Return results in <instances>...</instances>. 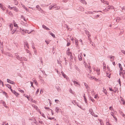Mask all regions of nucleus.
<instances>
[{
  "mask_svg": "<svg viewBox=\"0 0 125 125\" xmlns=\"http://www.w3.org/2000/svg\"><path fill=\"white\" fill-rule=\"evenodd\" d=\"M70 49L68 48L66 51V54L68 56H71L72 55L71 52H70Z\"/></svg>",
  "mask_w": 125,
  "mask_h": 125,
  "instance_id": "1",
  "label": "nucleus"
},
{
  "mask_svg": "<svg viewBox=\"0 0 125 125\" xmlns=\"http://www.w3.org/2000/svg\"><path fill=\"white\" fill-rule=\"evenodd\" d=\"M4 54L10 57H13L12 55L10 52H5Z\"/></svg>",
  "mask_w": 125,
  "mask_h": 125,
  "instance_id": "2",
  "label": "nucleus"
},
{
  "mask_svg": "<svg viewBox=\"0 0 125 125\" xmlns=\"http://www.w3.org/2000/svg\"><path fill=\"white\" fill-rule=\"evenodd\" d=\"M7 82L10 83H11L13 84H15V83L13 81H11L10 79H7Z\"/></svg>",
  "mask_w": 125,
  "mask_h": 125,
  "instance_id": "3",
  "label": "nucleus"
},
{
  "mask_svg": "<svg viewBox=\"0 0 125 125\" xmlns=\"http://www.w3.org/2000/svg\"><path fill=\"white\" fill-rule=\"evenodd\" d=\"M91 114L93 115L95 117H97L98 116L97 115H96L94 113L93 110H91Z\"/></svg>",
  "mask_w": 125,
  "mask_h": 125,
  "instance_id": "4",
  "label": "nucleus"
},
{
  "mask_svg": "<svg viewBox=\"0 0 125 125\" xmlns=\"http://www.w3.org/2000/svg\"><path fill=\"white\" fill-rule=\"evenodd\" d=\"M70 61L72 62H74V61H75V58H74V59L73 58L72 56V55L71 56H70Z\"/></svg>",
  "mask_w": 125,
  "mask_h": 125,
  "instance_id": "5",
  "label": "nucleus"
},
{
  "mask_svg": "<svg viewBox=\"0 0 125 125\" xmlns=\"http://www.w3.org/2000/svg\"><path fill=\"white\" fill-rule=\"evenodd\" d=\"M87 77L90 79H94V77H92L89 74H88L87 75Z\"/></svg>",
  "mask_w": 125,
  "mask_h": 125,
  "instance_id": "6",
  "label": "nucleus"
},
{
  "mask_svg": "<svg viewBox=\"0 0 125 125\" xmlns=\"http://www.w3.org/2000/svg\"><path fill=\"white\" fill-rule=\"evenodd\" d=\"M24 47H25V46H26L28 48H29V44L27 42H24Z\"/></svg>",
  "mask_w": 125,
  "mask_h": 125,
  "instance_id": "7",
  "label": "nucleus"
},
{
  "mask_svg": "<svg viewBox=\"0 0 125 125\" xmlns=\"http://www.w3.org/2000/svg\"><path fill=\"white\" fill-rule=\"evenodd\" d=\"M72 103L74 105H76L78 107H79V106L78 105V103H77L76 102L75 100H73Z\"/></svg>",
  "mask_w": 125,
  "mask_h": 125,
  "instance_id": "8",
  "label": "nucleus"
},
{
  "mask_svg": "<svg viewBox=\"0 0 125 125\" xmlns=\"http://www.w3.org/2000/svg\"><path fill=\"white\" fill-rule=\"evenodd\" d=\"M61 73L63 76L65 78H67V76L66 75L64 74L63 71H62L61 72Z\"/></svg>",
  "mask_w": 125,
  "mask_h": 125,
  "instance_id": "9",
  "label": "nucleus"
},
{
  "mask_svg": "<svg viewBox=\"0 0 125 125\" xmlns=\"http://www.w3.org/2000/svg\"><path fill=\"white\" fill-rule=\"evenodd\" d=\"M116 21L117 22H118L120 20H121V18L119 17H117L116 18Z\"/></svg>",
  "mask_w": 125,
  "mask_h": 125,
  "instance_id": "10",
  "label": "nucleus"
},
{
  "mask_svg": "<svg viewBox=\"0 0 125 125\" xmlns=\"http://www.w3.org/2000/svg\"><path fill=\"white\" fill-rule=\"evenodd\" d=\"M7 13L9 14L10 15L12 16V14L10 11H9L8 10L7 11Z\"/></svg>",
  "mask_w": 125,
  "mask_h": 125,
  "instance_id": "11",
  "label": "nucleus"
},
{
  "mask_svg": "<svg viewBox=\"0 0 125 125\" xmlns=\"http://www.w3.org/2000/svg\"><path fill=\"white\" fill-rule=\"evenodd\" d=\"M80 0V2L82 3L85 4H86V3L84 0Z\"/></svg>",
  "mask_w": 125,
  "mask_h": 125,
  "instance_id": "12",
  "label": "nucleus"
},
{
  "mask_svg": "<svg viewBox=\"0 0 125 125\" xmlns=\"http://www.w3.org/2000/svg\"><path fill=\"white\" fill-rule=\"evenodd\" d=\"M9 26L10 30L11 31L12 29V28L13 27V25L12 23H10Z\"/></svg>",
  "mask_w": 125,
  "mask_h": 125,
  "instance_id": "13",
  "label": "nucleus"
},
{
  "mask_svg": "<svg viewBox=\"0 0 125 125\" xmlns=\"http://www.w3.org/2000/svg\"><path fill=\"white\" fill-rule=\"evenodd\" d=\"M120 68V70L121 71H122L123 70V68L122 67V65L120 63L118 64Z\"/></svg>",
  "mask_w": 125,
  "mask_h": 125,
  "instance_id": "14",
  "label": "nucleus"
},
{
  "mask_svg": "<svg viewBox=\"0 0 125 125\" xmlns=\"http://www.w3.org/2000/svg\"><path fill=\"white\" fill-rule=\"evenodd\" d=\"M20 30L21 31H23V32H25V33H27V30L22 29L21 28H20Z\"/></svg>",
  "mask_w": 125,
  "mask_h": 125,
  "instance_id": "15",
  "label": "nucleus"
},
{
  "mask_svg": "<svg viewBox=\"0 0 125 125\" xmlns=\"http://www.w3.org/2000/svg\"><path fill=\"white\" fill-rule=\"evenodd\" d=\"M110 6H109L107 7V9H108L106 10V9L105 10H104V12H106L107 11H108V10H110Z\"/></svg>",
  "mask_w": 125,
  "mask_h": 125,
  "instance_id": "16",
  "label": "nucleus"
},
{
  "mask_svg": "<svg viewBox=\"0 0 125 125\" xmlns=\"http://www.w3.org/2000/svg\"><path fill=\"white\" fill-rule=\"evenodd\" d=\"M83 97H84V101H85V103H87V104L88 103H87V99H86V97L85 96V94H84V95H83Z\"/></svg>",
  "mask_w": 125,
  "mask_h": 125,
  "instance_id": "17",
  "label": "nucleus"
},
{
  "mask_svg": "<svg viewBox=\"0 0 125 125\" xmlns=\"http://www.w3.org/2000/svg\"><path fill=\"white\" fill-rule=\"evenodd\" d=\"M13 93L16 96H18L19 95V94L17 93L15 91H13Z\"/></svg>",
  "mask_w": 125,
  "mask_h": 125,
  "instance_id": "18",
  "label": "nucleus"
},
{
  "mask_svg": "<svg viewBox=\"0 0 125 125\" xmlns=\"http://www.w3.org/2000/svg\"><path fill=\"white\" fill-rule=\"evenodd\" d=\"M14 3L15 5H18V2L17 0H14Z\"/></svg>",
  "mask_w": 125,
  "mask_h": 125,
  "instance_id": "19",
  "label": "nucleus"
},
{
  "mask_svg": "<svg viewBox=\"0 0 125 125\" xmlns=\"http://www.w3.org/2000/svg\"><path fill=\"white\" fill-rule=\"evenodd\" d=\"M42 27L44 29H45L46 30H49L50 29L46 27L45 25H42Z\"/></svg>",
  "mask_w": 125,
  "mask_h": 125,
  "instance_id": "20",
  "label": "nucleus"
},
{
  "mask_svg": "<svg viewBox=\"0 0 125 125\" xmlns=\"http://www.w3.org/2000/svg\"><path fill=\"white\" fill-rule=\"evenodd\" d=\"M60 108L58 107H56L55 108V111L57 113L58 112V111L59 110Z\"/></svg>",
  "mask_w": 125,
  "mask_h": 125,
  "instance_id": "21",
  "label": "nucleus"
},
{
  "mask_svg": "<svg viewBox=\"0 0 125 125\" xmlns=\"http://www.w3.org/2000/svg\"><path fill=\"white\" fill-rule=\"evenodd\" d=\"M13 8H14V9H13L15 11L17 12L18 11V9L16 7H13Z\"/></svg>",
  "mask_w": 125,
  "mask_h": 125,
  "instance_id": "22",
  "label": "nucleus"
},
{
  "mask_svg": "<svg viewBox=\"0 0 125 125\" xmlns=\"http://www.w3.org/2000/svg\"><path fill=\"white\" fill-rule=\"evenodd\" d=\"M88 69L89 71V72L90 73L91 72V67L90 66H88Z\"/></svg>",
  "mask_w": 125,
  "mask_h": 125,
  "instance_id": "23",
  "label": "nucleus"
},
{
  "mask_svg": "<svg viewBox=\"0 0 125 125\" xmlns=\"http://www.w3.org/2000/svg\"><path fill=\"white\" fill-rule=\"evenodd\" d=\"M54 6H55V5H53V6H50L49 8V10H51L53 7H54Z\"/></svg>",
  "mask_w": 125,
  "mask_h": 125,
  "instance_id": "24",
  "label": "nucleus"
},
{
  "mask_svg": "<svg viewBox=\"0 0 125 125\" xmlns=\"http://www.w3.org/2000/svg\"><path fill=\"white\" fill-rule=\"evenodd\" d=\"M36 7L37 9L39 11V10L41 9V8L40 7L39 5H37L36 6Z\"/></svg>",
  "mask_w": 125,
  "mask_h": 125,
  "instance_id": "25",
  "label": "nucleus"
},
{
  "mask_svg": "<svg viewBox=\"0 0 125 125\" xmlns=\"http://www.w3.org/2000/svg\"><path fill=\"white\" fill-rule=\"evenodd\" d=\"M21 19H23V20L24 21H26V20L25 17H24V16L23 15H22L21 16Z\"/></svg>",
  "mask_w": 125,
  "mask_h": 125,
  "instance_id": "26",
  "label": "nucleus"
},
{
  "mask_svg": "<svg viewBox=\"0 0 125 125\" xmlns=\"http://www.w3.org/2000/svg\"><path fill=\"white\" fill-rule=\"evenodd\" d=\"M73 82L74 84H76L77 85H80L79 84L78 82H77L76 81H73Z\"/></svg>",
  "mask_w": 125,
  "mask_h": 125,
  "instance_id": "27",
  "label": "nucleus"
},
{
  "mask_svg": "<svg viewBox=\"0 0 125 125\" xmlns=\"http://www.w3.org/2000/svg\"><path fill=\"white\" fill-rule=\"evenodd\" d=\"M75 42L76 45H78V40L75 39Z\"/></svg>",
  "mask_w": 125,
  "mask_h": 125,
  "instance_id": "28",
  "label": "nucleus"
},
{
  "mask_svg": "<svg viewBox=\"0 0 125 125\" xmlns=\"http://www.w3.org/2000/svg\"><path fill=\"white\" fill-rule=\"evenodd\" d=\"M84 85L86 87V88L87 89V90H88V89L89 88V87L88 86V85L87 84H85V83H84Z\"/></svg>",
  "mask_w": 125,
  "mask_h": 125,
  "instance_id": "29",
  "label": "nucleus"
},
{
  "mask_svg": "<svg viewBox=\"0 0 125 125\" xmlns=\"http://www.w3.org/2000/svg\"><path fill=\"white\" fill-rule=\"evenodd\" d=\"M22 122L23 125H25V121L24 119H22Z\"/></svg>",
  "mask_w": 125,
  "mask_h": 125,
  "instance_id": "30",
  "label": "nucleus"
},
{
  "mask_svg": "<svg viewBox=\"0 0 125 125\" xmlns=\"http://www.w3.org/2000/svg\"><path fill=\"white\" fill-rule=\"evenodd\" d=\"M1 53L2 54H5V52L3 51V48H1Z\"/></svg>",
  "mask_w": 125,
  "mask_h": 125,
  "instance_id": "31",
  "label": "nucleus"
},
{
  "mask_svg": "<svg viewBox=\"0 0 125 125\" xmlns=\"http://www.w3.org/2000/svg\"><path fill=\"white\" fill-rule=\"evenodd\" d=\"M107 57L109 58L110 59H113V58H114V57L113 56H108Z\"/></svg>",
  "mask_w": 125,
  "mask_h": 125,
  "instance_id": "32",
  "label": "nucleus"
},
{
  "mask_svg": "<svg viewBox=\"0 0 125 125\" xmlns=\"http://www.w3.org/2000/svg\"><path fill=\"white\" fill-rule=\"evenodd\" d=\"M103 88V92L105 93V94H106L107 93V92L106 91V90L105 89H104V88Z\"/></svg>",
  "mask_w": 125,
  "mask_h": 125,
  "instance_id": "33",
  "label": "nucleus"
},
{
  "mask_svg": "<svg viewBox=\"0 0 125 125\" xmlns=\"http://www.w3.org/2000/svg\"><path fill=\"white\" fill-rule=\"evenodd\" d=\"M34 44L33 42H32V48L33 49H35V47L34 46Z\"/></svg>",
  "mask_w": 125,
  "mask_h": 125,
  "instance_id": "34",
  "label": "nucleus"
},
{
  "mask_svg": "<svg viewBox=\"0 0 125 125\" xmlns=\"http://www.w3.org/2000/svg\"><path fill=\"white\" fill-rule=\"evenodd\" d=\"M21 57L19 56V55L17 56V57L16 58L18 60L20 61V59H21Z\"/></svg>",
  "mask_w": 125,
  "mask_h": 125,
  "instance_id": "35",
  "label": "nucleus"
},
{
  "mask_svg": "<svg viewBox=\"0 0 125 125\" xmlns=\"http://www.w3.org/2000/svg\"><path fill=\"white\" fill-rule=\"evenodd\" d=\"M40 113L42 116H43L44 118L45 117V116L44 115V114L43 113H41V112H40Z\"/></svg>",
  "mask_w": 125,
  "mask_h": 125,
  "instance_id": "36",
  "label": "nucleus"
},
{
  "mask_svg": "<svg viewBox=\"0 0 125 125\" xmlns=\"http://www.w3.org/2000/svg\"><path fill=\"white\" fill-rule=\"evenodd\" d=\"M6 86L8 88L10 89H11V86L9 84H7V85Z\"/></svg>",
  "mask_w": 125,
  "mask_h": 125,
  "instance_id": "37",
  "label": "nucleus"
},
{
  "mask_svg": "<svg viewBox=\"0 0 125 125\" xmlns=\"http://www.w3.org/2000/svg\"><path fill=\"white\" fill-rule=\"evenodd\" d=\"M0 8L3 10H4L5 9V8L3 6H1Z\"/></svg>",
  "mask_w": 125,
  "mask_h": 125,
  "instance_id": "38",
  "label": "nucleus"
},
{
  "mask_svg": "<svg viewBox=\"0 0 125 125\" xmlns=\"http://www.w3.org/2000/svg\"><path fill=\"white\" fill-rule=\"evenodd\" d=\"M34 53L35 54V55H36L37 54V50L36 49H34Z\"/></svg>",
  "mask_w": 125,
  "mask_h": 125,
  "instance_id": "39",
  "label": "nucleus"
},
{
  "mask_svg": "<svg viewBox=\"0 0 125 125\" xmlns=\"http://www.w3.org/2000/svg\"><path fill=\"white\" fill-rule=\"evenodd\" d=\"M16 30H13L12 31H11V33L12 34H13L15 32Z\"/></svg>",
  "mask_w": 125,
  "mask_h": 125,
  "instance_id": "40",
  "label": "nucleus"
},
{
  "mask_svg": "<svg viewBox=\"0 0 125 125\" xmlns=\"http://www.w3.org/2000/svg\"><path fill=\"white\" fill-rule=\"evenodd\" d=\"M39 122L41 124H44L43 122L42 121H41L40 120H39Z\"/></svg>",
  "mask_w": 125,
  "mask_h": 125,
  "instance_id": "41",
  "label": "nucleus"
},
{
  "mask_svg": "<svg viewBox=\"0 0 125 125\" xmlns=\"http://www.w3.org/2000/svg\"><path fill=\"white\" fill-rule=\"evenodd\" d=\"M50 34L52 35V36L54 38H55V35L54 34L52 33H50Z\"/></svg>",
  "mask_w": 125,
  "mask_h": 125,
  "instance_id": "42",
  "label": "nucleus"
},
{
  "mask_svg": "<svg viewBox=\"0 0 125 125\" xmlns=\"http://www.w3.org/2000/svg\"><path fill=\"white\" fill-rule=\"evenodd\" d=\"M14 27H18V26H17V24L16 23H14Z\"/></svg>",
  "mask_w": 125,
  "mask_h": 125,
  "instance_id": "43",
  "label": "nucleus"
},
{
  "mask_svg": "<svg viewBox=\"0 0 125 125\" xmlns=\"http://www.w3.org/2000/svg\"><path fill=\"white\" fill-rule=\"evenodd\" d=\"M69 91L72 94H73V91L71 89V88L70 89H69Z\"/></svg>",
  "mask_w": 125,
  "mask_h": 125,
  "instance_id": "44",
  "label": "nucleus"
},
{
  "mask_svg": "<svg viewBox=\"0 0 125 125\" xmlns=\"http://www.w3.org/2000/svg\"><path fill=\"white\" fill-rule=\"evenodd\" d=\"M110 9H114V7L112 6H110Z\"/></svg>",
  "mask_w": 125,
  "mask_h": 125,
  "instance_id": "45",
  "label": "nucleus"
},
{
  "mask_svg": "<svg viewBox=\"0 0 125 125\" xmlns=\"http://www.w3.org/2000/svg\"><path fill=\"white\" fill-rule=\"evenodd\" d=\"M39 11H40L42 13H43L44 12V11L41 9L39 10Z\"/></svg>",
  "mask_w": 125,
  "mask_h": 125,
  "instance_id": "46",
  "label": "nucleus"
},
{
  "mask_svg": "<svg viewBox=\"0 0 125 125\" xmlns=\"http://www.w3.org/2000/svg\"><path fill=\"white\" fill-rule=\"evenodd\" d=\"M97 73L98 75H99L100 74V70L99 69V70H97Z\"/></svg>",
  "mask_w": 125,
  "mask_h": 125,
  "instance_id": "47",
  "label": "nucleus"
},
{
  "mask_svg": "<svg viewBox=\"0 0 125 125\" xmlns=\"http://www.w3.org/2000/svg\"><path fill=\"white\" fill-rule=\"evenodd\" d=\"M85 31V33H86V34L87 35H89V32L88 31Z\"/></svg>",
  "mask_w": 125,
  "mask_h": 125,
  "instance_id": "48",
  "label": "nucleus"
},
{
  "mask_svg": "<svg viewBox=\"0 0 125 125\" xmlns=\"http://www.w3.org/2000/svg\"><path fill=\"white\" fill-rule=\"evenodd\" d=\"M19 91L21 93H24V91L20 89H19Z\"/></svg>",
  "mask_w": 125,
  "mask_h": 125,
  "instance_id": "49",
  "label": "nucleus"
},
{
  "mask_svg": "<svg viewBox=\"0 0 125 125\" xmlns=\"http://www.w3.org/2000/svg\"><path fill=\"white\" fill-rule=\"evenodd\" d=\"M22 6L26 10H27V8L24 5H22Z\"/></svg>",
  "mask_w": 125,
  "mask_h": 125,
  "instance_id": "50",
  "label": "nucleus"
},
{
  "mask_svg": "<svg viewBox=\"0 0 125 125\" xmlns=\"http://www.w3.org/2000/svg\"><path fill=\"white\" fill-rule=\"evenodd\" d=\"M48 119H49L52 120V119H54V117H49L48 118Z\"/></svg>",
  "mask_w": 125,
  "mask_h": 125,
  "instance_id": "51",
  "label": "nucleus"
},
{
  "mask_svg": "<svg viewBox=\"0 0 125 125\" xmlns=\"http://www.w3.org/2000/svg\"><path fill=\"white\" fill-rule=\"evenodd\" d=\"M2 84V85L3 86V83L0 80V84Z\"/></svg>",
  "mask_w": 125,
  "mask_h": 125,
  "instance_id": "52",
  "label": "nucleus"
},
{
  "mask_svg": "<svg viewBox=\"0 0 125 125\" xmlns=\"http://www.w3.org/2000/svg\"><path fill=\"white\" fill-rule=\"evenodd\" d=\"M55 102L57 103H58V102H59V101L58 100H55Z\"/></svg>",
  "mask_w": 125,
  "mask_h": 125,
  "instance_id": "53",
  "label": "nucleus"
},
{
  "mask_svg": "<svg viewBox=\"0 0 125 125\" xmlns=\"http://www.w3.org/2000/svg\"><path fill=\"white\" fill-rule=\"evenodd\" d=\"M121 52L124 53L125 55V51L122 50H121Z\"/></svg>",
  "mask_w": 125,
  "mask_h": 125,
  "instance_id": "54",
  "label": "nucleus"
},
{
  "mask_svg": "<svg viewBox=\"0 0 125 125\" xmlns=\"http://www.w3.org/2000/svg\"><path fill=\"white\" fill-rule=\"evenodd\" d=\"M60 7L59 6H57L56 7V10H59L60 9Z\"/></svg>",
  "mask_w": 125,
  "mask_h": 125,
  "instance_id": "55",
  "label": "nucleus"
},
{
  "mask_svg": "<svg viewBox=\"0 0 125 125\" xmlns=\"http://www.w3.org/2000/svg\"><path fill=\"white\" fill-rule=\"evenodd\" d=\"M27 59L26 58L24 57V58H23V61H27Z\"/></svg>",
  "mask_w": 125,
  "mask_h": 125,
  "instance_id": "56",
  "label": "nucleus"
},
{
  "mask_svg": "<svg viewBox=\"0 0 125 125\" xmlns=\"http://www.w3.org/2000/svg\"><path fill=\"white\" fill-rule=\"evenodd\" d=\"M39 89H38L36 92V94H38V93L39 92Z\"/></svg>",
  "mask_w": 125,
  "mask_h": 125,
  "instance_id": "57",
  "label": "nucleus"
},
{
  "mask_svg": "<svg viewBox=\"0 0 125 125\" xmlns=\"http://www.w3.org/2000/svg\"><path fill=\"white\" fill-rule=\"evenodd\" d=\"M109 109L111 110H113V107H112L110 106L109 107Z\"/></svg>",
  "mask_w": 125,
  "mask_h": 125,
  "instance_id": "58",
  "label": "nucleus"
},
{
  "mask_svg": "<svg viewBox=\"0 0 125 125\" xmlns=\"http://www.w3.org/2000/svg\"><path fill=\"white\" fill-rule=\"evenodd\" d=\"M110 114L111 115L113 116H114V113L112 112H111L110 113Z\"/></svg>",
  "mask_w": 125,
  "mask_h": 125,
  "instance_id": "59",
  "label": "nucleus"
},
{
  "mask_svg": "<svg viewBox=\"0 0 125 125\" xmlns=\"http://www.w3.org/2000/svg\"><path fill=\"white\" fill-rule=\"evenodd\" d=\"M23 58H24V57H21V59H20V61H23Z\"/></svg>",
  "mask_w": 125,
  "mask_h": 125,
  "instance_id": "60",
  "label": "nucleus"
},
{
  "mask_svg": "<svg viewBox=\"0 0 125 125\" xmlns=\"http://www.w3.org/2000/svg\"><path fill=\"white\" fill-rule=\"evenodd\" d=\"M104 4H106L107 5H109V3L108 1H105V3H104Z\"/></svg>",
  "mask_w": 125,
  "mask_h": 125,
  "instance_id": "61",
  "label": "nucleus"
},
{
  "mask_svg": "<svg viewBox=\"0 0 125 125\" xmlns=\"http://www.w3.org/2000/svg\"><path fill=\"white\" fill-rule=\"evenodd\" d=\"M90 99L91 100V101L93 102H94V99L93 98H91V99Z\"/></svg>",
  "mask_w": 125,
  "mask_h": 125,
  "instance_id": "62",
  "label": "nucleus"
},
{
  "mask_svg": "<svg viewBox=\"0 0 125 125\" xmlns=\"http://www.w3.org/2000/svg\"><path fill=\"white\" fill-rule=\"evenodd\" d=\"M122 10H125V7L124 6L122 8Z\"/></svg>",
  "mask_w": 125,
  "mask_h": 125,
  "instance_id": "63",
  "label": "nucleus"
},
{
  "mask_svg": "<svg viewBox=\"0 0 125 125\" xmlns=\"http://www.w3.org/2000/svg\"><path fill=\"white\" fill-rule=\"evenodd\" d=\"M107 125H112L111 124L109 123L108 122H107L106 123Z\"/></svg>",
  "mask_w": 125,
  "mask_h": 125,
  "instance_id": "64",
  "label": "nucleus"
}]
</instances>
